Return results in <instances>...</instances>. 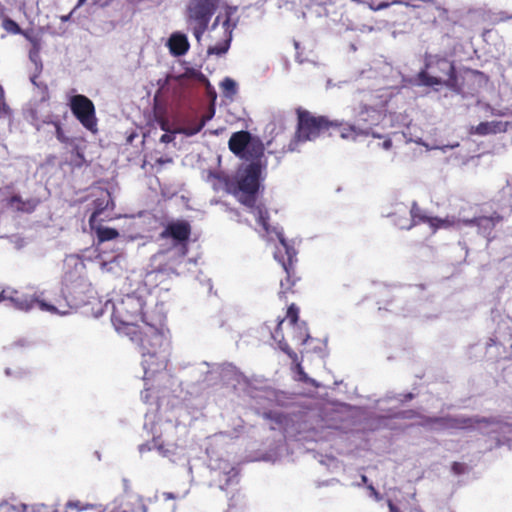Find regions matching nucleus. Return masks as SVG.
<instances>
[{
    "label": "nucleus",
    "instance_id": "11",
    "mask_svg": "<svg viewBox=\"0 0 512 512\" xmlns=\"http://www.w3.org/2000/svg\"><path fill=\"white\" fill-rule=\"evenodd\" d=\"M188 246L183 245L178 249H168L159 254L161 261L158 266L151 272L160 273L166 276L179 275V269L186 261Z\"/></svg>",
    "mask_w": 512,
    "mask_h": 512
},
{
    "label": "nucleus",
    "instance_id": "23",
    "mask_svg": "<svg viewBox=\"0 0 512 512\" xmlns=\"http://www.w3.org/2000/svg\"><path fill=\"white\" fill-rule=\"evenodd\" d=\"M102 220L94 222L93 226H90L91 230L96 233L99 243L116 239L119 236V232L110 227H104L101 225Z\"/></svg>",
    "mask_w": 512,
    "mask_h": 512
},
{
    "label": "nucleus",
    "instance_id": "18",
    "mask_svg": "<svg viewBox=\"0 0 512 512\" xmlns=\"http://www.w3.org/2000/svg\"><path fill=\"white\" fill-rule=\"evenodd\" d=\"M222 28H223V33H224V39L213 45V46H210L208 48V54H214V55H222V54H225L229 47H230V43H231V40H232V30H233V25L231 24V19H230V15L229 14H226L225 16V19L223 20L222 22Z\"/></svg>",
    "mask_w": 512,
    "mask_h": 512
},
{
    "label": "nucleus",
    "instance_id": "15",
    "mask_svg": "<svg viewBox=\"0 0 512 512\" xmlns=\"http://www.w3.org/2000/svg\"><path fill=\"white\" fill-rule=\"evenodd\" d=\"M190 235L191 225L185 220H177L168 223L160 234L163 239L172 238L180 244V247L183 245L187 246Z\"/></svg>",
    "mask_w": 512,
    "mask_h": 512
},
{
    "label": "nucleus",
    "instance_id": "39",
    "mask_svg": "<svg viewBox=\"0 0 512 512\" xmlns=\"http://www.w3.org/2000/svg\"><path fill=\"white\" fill-rule=\"evenodd\" d=\"M203 126H204V122H201V123L197 126V128H195V129H194L190 134H195V133L199 132V131L202 129V127H203Z\"/></svg>",
    "mask_w": 512,
    "mask_h": 512
},
{
    "label": "nucleus",
    "instance_id": "44",
    "mask_svg": "<svg viewBox=\"0 0 512 512\" xmlns=\"http://www.w3.org/2000/svg\"><path fill=\"white\" fill-rule=\"evenodd\" d=\"M147 164H148V162L143 161V162H142V165H141V168L145 169Z\"/></svg>",
    "mask_w": 512,
    "mask_h": 512
},
{
    "label": "nucleus",
    "instance_id": "22",
    "mask_svg": "<svg viewBox=\"0 0 512 512\" xmlns=\"http://www.w3.org/2000/svg\"><path fill=\"white\" fill-rule=\"evenodd\" d=\"M94 211L89 218V225L93 226L94 222L99 221V216L106 210L109 205L113 206V200L109 191H102V196L93 201Z\"/></svg>",
    "mask_w": 512,
    "mask_h": 512
},
{
    "label": "nucleus",
    "instance_id": "17",
    "mask_svg": "<svg viewBox=\"0 0 512 512\" xmlns=\"http://www.w3.org/2000/svg\"><path fill=\"white\" fill-rule=\"evenodd\" d=\"M6 199L7 206L17 212L32 213L39 205L40 201L37 198L22 199L20 195H12L6 197V192L0 189V198Z\"/></svg>",
    "mask_w": 512,
    "mask_h": 512
},
{
    "label": "nucleus",
    "instance_id": "38",
    "mask_svg": "<svg viewBox=\"0 0 512 512\" xmlns=\"http://www.w3.org/2000/svg\"><path fill=\"white\" fill-rule=\"evenodd\" d=\"M220 18H221V16H220V15H218V16L215 18L214 23L212 24V29H215V28L219 25V23H220Z\"/></svg>",
    "mask_w": 512,
    "mask_h": 512
},
{
    "label": "nucleus",
    "instance_id": "33",
    "mask_svg": "<svg viewBox=\"0 0 512 512\" xmlns=\"http://www.w3.org/2000/svg\"><path fill=\"white\" fill-rule=\"evenodd\" d=\"M54 126H55V134H56V138L61 142V143H68L70 141V139L65 135V132L61 126V124L59 122H55L54 123Z\"/></svg>",
    "mask_w": 512,
    "mask_h": 512
},
{
    "label": "nucleus",
    "instance_id": "13",
    "mask_svg": "<svg viewBox=\"0 0 512 512\" xmlns=\"http://www.w3.org/2000/svg\"><path fill=\"white\" fill-rule=\"evenodd\" d=\"M284 321H285L284 318L277 319L274 322V324H275L274 330H271L270 327L268 326L271 338L278 344L279 348L293 360V362H296V370H297V373L299 374V380H301L302 382H305V383H309L311 381L310 378L304 372L301 364L299 362H297L298 361L297 354L291 349V347L289 346V344L287 343V341L284 338V335L282 332V325H283Z\"/></svg>",
    "mask_w": 512,
    "mask_h": 512
},
{
    "label": "nucleus",
    "instance_id": "36",
    "mask_svg": "<svg viewBox=\"0 0 512 512\" xmlns=\"http://www.w3.org/2000/svg\"><path fill=\"white\" fill-rule=\"evenodd\" d=\"M172 139H173L172 135L163 134L160 138V141L163 143H169L170 141H172Z\"/></svg>",
    "mask_w": 512,
    "mask_h": 512
},
{
    "label": "nucleus",
    "instance_id": "6",
    "mask_svg": "<svg viewBox=\"0 0 512 512\" xmlns=\"http://www.w3.org/2000/svg\"><path fill=\"white\" fill-rule=\"evenodd\" d=\"M4 301H9L11 306L17 310L27 312L34 308L36 305L40 310L49 312L52 314H65L66 311L62 310L61 307L64 305L58 304L57 302H48L44 298V293L29 295L20 292L13 288H6L4 294Z\"/></svg>",
    "mask_w": 512,
    "mask_h": 512
},
{
    "label": "nucleus",
    "instance_id": "10",
    "mask_svg": "<svg viewBox=\"0 0 512 512\" xmlns=\"http://www.w3.org/2000/svg\"><path fill=\"white\" fill-rule=\"evenodd\" d=\"M69 107L81 125L91 132L97 131V117L94 103L85 95L77 94L70 98Z\"/></svg>",
    "mask_w": 512,
    "mask_h": 512
},
{
    "label": "nucleus",
    "instance_id": "19",
    "mask_svg": "<svg viewBox=\"0 0 512 512\" xmlns=\"http://www.w3.org/2000/svg\"><path fill=\"white\" fill-rule=\"evenodd\" d=\"M367 135V131L360 130L353 125L342 124L337 121H332L331 130L329 131V135H338L343 139H352L355 140L358 135Z\"/></svg>",
    "mask_w": 512,
    "mask_h": 512
},
{
    "label": "nucleus",
    "instance_id": "5",
    "mask_svg": "<svg viewBox=\"0 0 512 512\" xmlns=\"http://www.w3.org/2000/svg\"><path fill=\"white\" fill-rule=\"evenodd\" d=\"M143 303L139 297L126 295L113 305L112 322L116 330L123 334L134 333L143 320Z\"/></svg>",
    "mask_w": 512,
    "mask_h": 512
},
{
    "label": "nucleus",
    "instance_id": "25",
    "mask_svg": "<svg viewBox=\"0 0 512 512\" xmlns=\"http://www.w3.org/2000/svg\"><path fill=\"white\" fill-rule=\"evenodd\" d=\"M461 220L456 218L455 216H447L445 218L432 217L430 228L433 232H436L438 229H448L451 227L458 226Z\"/></svg>",
    "mask_w": 512,
    "mask_h": 512
},
{
    "label": "nucleus",
    "instance_id": "42",
    "mask_svg": "<svg viewBox=\"0 0 512 512\" xmlns=\"http://www.w3.org/2000/svg\"><path fill=\"white\" fill-rule=\"evenodd\" d=\"M406 399L411 400L413 398V394L409 393L405 396Z\"/></svg>",
    "mask_w": 512,
    "mask_h": 512
},
{
    "label": "nucleus",
    "instance_id": "45",
    "mask_svg": "<svg viewBox=\"0 0 512 512\" xmlns=\"http://www.w3.org/2000/svg\"><path fill=\"white\" fill-rule=\"evenodd\" d=\"M362 480H363L364 482H366V481H367V477H366V476H362Z\"/></svg>",
    "mask_w": 512,
    "mask_h": 512
},
{
    "label": "nucleus",
    "instance_id": "29",
    "mask_svg": "<svg viewBox=\"0 0 512 512\" xmlns=\"http://www.w3.org/2000/svg\"><path fill=\"white\" fill-rule=\"evenodd\" d=\"M221 87L223 92L228 96H233L237 93L236 82L231 78H225L221 83Z\"/></svg>",
    "mask_w": 512,
    "mask_h": 512
},
{
    "label": "nucleus",
    "instance_id": "28",
    "mask_svg": "<svg viewBox=\"0 0 512 512\" xmlns=\"http://www.w3.org/2000/svg\"><path fill=\"white\" fill-rule=\"evenodd\" d=\"M2 27H3L4 30H6L7 32L12 33V34H19V33H21V28L18 25V23L16 21H14L13 19L8 18V17L3 19Z\"/></svg>",
    "mask_w": 512,
    "mask_h": 512
},
{
    "label": "nucleus",
    "instance_id": "24",
    "mask_svg": "<svg viewBox=\"0 0 512 512\" xmlns=\"http://www.w3.org/2000/svg\"><path fill=\"white\" fill-rule=\"evenodd\" d=\"M410 216L411 221L410 224L406 227L407 229H411L412 227L422 223H426L430 226L432 217L427 216L416 201H414L411 205Z\"/></svg>",
    "mask_w": 512,
    "mask_h": 512
},
{
    "label": "nucleus",
    "instance_id": "9",
    "mask_svg": "<svg viewBox=\"0 0 512 512\" xmlns=\"http://www.w3.org/2000/svg\"><path fill=\"white\" fill-rule=\"evenodd\" d=\"M219 0H191L188 19L194 22L193 35L199 41L208 28L211 17L217 10Z\"/></svg>",
    "mask_w": 512,
    "mask_h": 512
},
{
    "label": "nucleus",
    "instance_id": "3",
    "mask_svg": "<svg viewBox=\"0 0 512 512\" xmlns=\"http://www.w3.org/2000/svg\"><path fill=\"white\" fill-rule=\"evenodd\" d=\"M417 81L423 86H443L457 93L462 89L454 62L438 54L425 55L424 67L417 74Z\"/></svg>",
    "mask_w": 512,
    "mask_h": 512
},
{
    "label": "nucleus",
    "instance_id": "12",
    "mask_svg": "<svg viewBox=\"0 0 512 512\" xmlns=\"http://www.w3.org/2000/svg\"><path fill=\"white\" fill-rule=\"evenodd\" d=\"M504 216L493 211L490 215H480L472 219L463 220L465 226L476 227L477 233L483 236L488 242L493 241L497 237L496 229L503 222Z\"/></svg>",
    "mask_w": 512,
    "mask_h": 512
},
{
    "label": "nucleus",
    "instance_id": "32",
    "mask_svg": "<svg viewBox=\"0 0 512 512\" xmlns=\"http://www.w3.org/2000/svg\"><path fill=\"white\" fill-rule=\"evenodd\" d=\"M404 3H406V2L403 1V0H393L391 2H380L377 5H374L373 3H371V4H369V7L373 11H379V10H383V9L388 8L390 5H394V4H402V5H404Z\"/></svg>",
    "mask_w": 512,
    "mask_h": 512
},
{
    "label": "nucleus",
    "instance_id": "31",
    "mask_svg": "<svg viewBox=\"0 0 512 512\" xmlns=\"http://www.w3.org/2000/svg\"><path fill=\"white\" fill-rule=\"evenodd\" d=\"M11 115V110L8 104L6 103L4 90L0 86V117H6Z\"/></svg>",
    "mask_w": 512,
    "mask_h": 512
},
{
    "label": "nucleus",
    "instance_id": "34",
    "mask_svg": "<svg viewBox=\"0 0 512 512\" xmlns=\"http://www.w3.org/2000/svg\"><path fill=\"white\" fill-rule=\"evenodd\" d=\"M451 470L455 475H461L467 471V466L464 463L455 461L451 465Z\"/></svg>",
    "mask_w": 512,
    "mask_h": 512
},
{
    "label": "nucleus",
    "instance_id": "21",
    "mask_svg": "<svg viewBox=\"0 0 512 512\" xmlns=\"http://www.w3.org/2000/svg\"><path fill=\"white\" fill-rule=\"evenodd\" d=\"M508 122L504 121H486L481 122L472 128V133L485 136L489 134L504 133L507 131Z\"/></svg>",
    "mask_w": 512,
    "mask_h": 512
},
{
    "label": "nucleus",
    "instance_id": "26",
    "mask_svg": "<svg viewBox=\"0 0 512 512\" xmlns=\"http://www.w3.org/2000/svg\"><path fill=\"white\" fill-rule=\"evenodd\" d=\"M252 212L256 216V220L260 226H262L263 230L266 233L270 232V224H269V212L263 205H254Z\"/></svg>",
    "mask_w": 512,
    "mask_h": 512
},
{
    "label": "nucleus",
    "instance_id": "16",
    "mask_svg": "<svg viewBox=\"0 0 512 512\" xmlns=\"http://www.w3.org/2000/svg\"><path fill=\"white\" fill-rule=\"evenodd\" d=\"M286 318L292 326V340L298 345H304L307 342L309 335L306 329L298 323L299 308L294 303L288 307Z\"/></svg>",
    "mask_w": 512,
    "mask_h": 512
},
{
    "label": "nucleus",
    "instance_id": "30",
    "mask_svg": "<svg viewBox=\"0 0 512 512\" xmlns=\"http://www.w3.org/2000/svg\"><path fill=\"white\" fill-rule=\"evenodd\" d=\"M153 448L157 449L164 456H166L168 453V450H166L164 448L163 444H158V439H156V438L153 439L152 446H150L149 444H143L140 446L139 450H140V452L143 453V452L149 451Z\"/></svg>",
    "mask_w": 512,
    "mask_h": 512
},
{
    "label": "nucleus",
    "instance_id": "4",
    "mask_svg": "<svg viewBox=\"0 0 512 512\" xmlns=\"http://www.w3.org/2000/svg\"><path fill=\"white\" fill-rule=\"evenodd\" d=\"M297 127L294 138L288 146L289 151L297 149L299 143L314 141L325 132L331 130L332 121L326 116H316L301 107L296 109Z\"/></svg>",
    "mask_w": 512,
    "mask_h": 512
},
{
    "label": "nucleus",
    "instance_id": "35",
    "mask_svg": "<svg viewBox=\"0 0 512 512\" xmlns=\"http://www.w3.org/2000/svg\"><path fill=\"white\" fill-rule=\"evenodd\" d=\"M381 147L385 150H389L391 147H392V141L391 139H385L382 143H381Z\"/></svg>",
    "mask_w": 512,
    "mask_h": 512
},
{
    "label": "nucleus",
    "instance_id": "1",
    "mask_svg": "<svg viewBox=\"0 0 512 512\" xmlns=\"http://www.w3.org/2000/svg\"><path fill=\"white\" fill-rule=\"evenodd\" d=\"M223 189L233 195L242 205L253 208L261 187V162L241 163L235 173L228 174L223 171L211 173Z\"/></svg>",
    "mask_w": 512,
    "mask_h": 512
},
{
    "label": "nucleus",
    "instance_id": "8",
    "mask_svg": "<svg viewBox=\"0 0 512 512\" xmlns=\"http://www.w3.org/2000/svg\"><path fill=\"white\" fill-rule=\"evenodd\" d=\"M280 243L282 245V249H277L274 257L281 264L284 272L286 273V278L280 281V290L278 292V296L280 299L286 301L287 294L294 292L293 286L297 280L294 267L297 261V253L293 247L288 246L284 238H280Z\"/></svg>",
    "mask_w": 512,
    "mask_h": 512
},
{
    "label": "nucleus",
    "instance_id": "7",
    "mask_svg": "<svg viewBox=\"0 0 512 512\" xmlns=\"http://www.w3.org/2000/svg\"><path fill=\"white\" fill-rule=\"evenodd\" d=\"M228 146L230 151L242 160H261L264 156L265 147L261 139L245 130L234 132Z\"/></svg>",
    "mask_w": 512,
    "mask_h": 512
},
{
    "label": "nucleus",
    "instance_id": "2",
    "mask_svg": "<svg viewBox=\"0 0 512 512\" xmlns=\"http://www.w3.org/2000/svg\"><path fill=\"white\" fill-rule=\"evenodd\" d=\"M134 333L126 334L129 338L138 344L143 361L142 364L145 373H156L166 367L165 356L162 355V346L164 343V334L158 328L147 323L144 327H137Z\"/></svg>",
    "mask_w": 512,
    "mask_h": 512
},
{
    "label": "nucleus",
    "instance_id": "20",
    "mask_svg": "<svg viewBox=\"0 0 512 512\" xmlns=\"http://www.w3.org/2000/svg\"><path fill=\"white\" fill-rule=\"evenodd\" d=\"M167 45L170 53L175 57L185 55L190 48L186 35L182 33H173L170 36Z\"/></svg>",
    "mask_w": 512,
    "mask_h": 512
},
{
    "label": "nucleus",
    "instance_id": "41",
    "mask_svg": "<svg viewBox=\"0 0 512 512\" xmlns=\"http://www.w3.org/2000/svg\"><path fill=\"white\" fill-rule=\"evenodd\" d=\"M4 294H5V289H2L0 287V301H4V296H5Z\"/></svg>",
    "mask_w": 512,
    "mask_h": 512
},
{
    "label": "nucleus",
    "instance_id": "37",
    "mask_svg": "<svg viewBox=\"0 0 512 512\" xmlns=\"http://www.w3.org/2000/svg\"><path fill=\"white\" fill-rule=\"evenodd\" d=\"M390 512H401L400 509L394 505L391 501L388 503Z\"/></svg>",
    "mask_w": 512,
    "mask_h": 512
},
{
    "label": "nucleus",
    "instance_id": "43",
    "mask_svg": "<svg viewBox=\"0 0 512 512\" xmlns=\"http://www.w3.org/2000/svg\"><path fill=\"white\" fill-rule=\"evenodd\" d=\"M165 496L167 498H174L173 494L172 493H165Z\"/></svg>",
    "mask_w": 512,
    "mask_h": 512
},
{
    "label": "nucleus",
    "instance_id": "27",
    "mask_svg": "<svg viewBox=\"0 0 512 512\" xmlns=\"http://www.w3.org/2000/svg\"><path fill=\"white\" fill-rule=\"evenodd\" d=\"M497 202L502 208H509L512 210V183H507L499 191Z\"/></svg>",
    "mask_w": 512,
    "mask_h": 512
},
{
    "label": "nucleus",
    "instance_id": "40",
    "mask_svg": "<svg viewBox=\"0 0 512 512\" xmlns=\"http://www.w3.org/2000/svg\"><path fill=\"white\" fill-rule=\"evenodd\" d=\"M160 127L162 130L164 131H168V128H167V122L165 120H162L161 123H160Z\"/></svg>",
    "mask_w": 512,
    "mask_h": 512
},
{
    "label": "nucleus",
    "instance_id": "14",
    "mask_svg": "<svg viewBox=\"0 0 512 512\" xmlns=\"http://www.w3.org/2000/svg\"><path fill=\"white\" fill-rule=\"evenodd\" d=\"M425 422L427 424H437L442 429L447 430H468L475 427L477 420L466 416H444V417H428Z\"/></svg>",
    "mask_w": 512,
    "mask_h": 512
}]
</instances>
